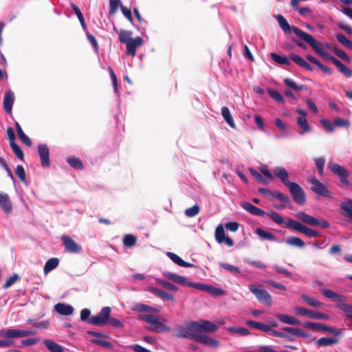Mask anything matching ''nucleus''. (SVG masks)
I'll use <instances>...</instances> for the list:
<instances>
[{
	"label": "nucleus",
	"mask_w": 352,
	"mask_h": 352,
	"mask_svg": "<svg viewBox=\"0 0 352 352\" xmlns=\"http://www.w3.org/2000/svg\"><path fill=\"white\" fill-rule=\"evenodd\" d=\"M132 310L138 312H144L138 315V318L151 324V326L147 327L148 330L157 333L169 332L171 330V327L170 326L164 324L157 316L151 314V313L159 312V309L157 308L138 303L132 307Z\"/></svg>",
	"instance_id": "1"
},
{
	"label": "nucleus",
	"mask_w": 352,
	"mask_h": 352,
	"mask_svg": "<svg viewBox=\"0 0 352 352\" xmlns=\"http://www.w3.org/2000/svg\"><path fill=\"white\" fill-rule=\"evenodd\" d=\"M297 32H298L297 33L298 34H300V36L302 38L303 41L308 43L319 56L327 60H331L342 74L347 77L352 76L351 69L345 66L339 60L329 55L327 52H325L322 49V45L318 43L311 34H304L299 30H298Z\"/></svg>",
	"instance_id": "2"
},
{
	"label": "nucleus",
	"mask_w": 352,
	"mask_h": 352,
	"mask_svg": "<svg viewBox=\"0 0 352 352\" xmlns=\"http://www.w3.org/2000/svg\"><path fill=\"white\" fill-rule=\"evenodd\" d=\"M175 331V336L191 340H196L198 335L195 321L187 322L184 326H177Z\"/></svg>",
	"instance_id": "3"
},
{
	"label": "nucleus",
	"mask_w": 352,
	"mask_h": 352,
	"mask_svg": "<svg viewBox=\"0 0 352 352\" xmlns=\"http://www.w3.org/2000/svg\"><path fill=\"white\" fill-rule=\"evenodd\" d=\"M249 289L261 303L266 304L268 306L272 305L271 295L265 289H263L261 285L250 284Z\"/></svg>",
	"instance_id": "4"
},
{
	"label": "nucleus",
	"mask_w": 352,
	"mask_h": 352,
	"mask_svg": "<svg viewBox=\"0 0 352 352\" xmlns=\"http://www.w3.org/2000/svg\"><path fill=\"white\" fill-rule=\"evenodd\" d=\"M294 313L296 316H306L312 319L327 320L329 318V315L323 314L318 311L310 310L300 306H296L293 309Z\"/></svg>",
	"instance_id": "5"
},
{
	"label": "nucleus",
	"mask_w": 352,
	"mask_h": 352,
	"mask_svg": "<svg viewBox=\"0 0 352 352\" xmlns=\"http://www.w3.org/2000/svg\"><path fill=\"white\" fill-rule=\"evenodd\" d=\"M111 309L109 307L102 308L100 312L89 318L88 322L96 326H102L108 322L111 315Z\"/></svg>",
	"instance_id": "6"
},
{
	"label": "nucleus",
	"mask_w": 352,
	"mask_h": 352,
	"mask_svg": "<svg viewBox=\"0 0 352 352\" xmlns=\"http://www.w3.org/2000/svg\"><path fill=\"white\" fill-rule=\"evenodd\" d=\"M285 227L292 228L309 237H314L318 235V232L309 227L304 226L302 223L292 219H288L285 223Z\"/></svg>",
	"instance_id": "7"
},
{
	"label": "nucleus",
	"mask_w": 352,
	"mask_h": 352,
	"mask_svg": "<svg viewBox=\"0 0 352 352\" xmlns=\"http://www.w3.org/2000/svg\"><path fill=\"white\" fill-rule=\"evenodd\" d=\"M293 200L299 205H303L306 201L305 193L302 188L297 183L292 182L287 186Z\"/></svg>",
	"instance_id": "8"
},
{
	"label": "nucleus",
	"mask_w": 352,
	"mask_h": 352,
	"mask_svg": "<svg viewBox=\"0 0 352 352\" xmlns=\"http://www.w3.org/2000/svg\"><path fill=\"white\" fill-rule=\"evenodd\" d=\"M308 182L312 185L311 189L313 192L324 197H331V193L329 191L327 186L317 178L314 177H311L308 179Z\"/></svg>",
	"instance_id": "9"
},
{
	"label": "nucleus",
	"mask_w": 352,
	"mask_h": 352,
	"mask_svg": "<svg viewBox=\"0 0 352 352\" xmlns=\"http://www.w3.org/2000/svg\"><path fill=\"white\" fill-rule=\"evenodd\" d=\"M195 324L197 333L199 334L202 332L213 333L215 332L218 329L217 324L207 320L195 321Z\"/></svg>",
	"instance_id": "10"
},
{
	"label": "nucleus",
	"mask_w": 352,
	"mask_h": 352,
	"mask_svg": "<svg viewBox=\"0 0 352 352\" xmlns=\"http://www.w3.org/2000/svg\"><path fill=\"white\" fill-rule=\"evenodd\" d=\"M61 240L65 246V250L69 253H80L82 250L79 245L74 239L68 235L61 236Z\"/></svg>",
	"instance_id": "11"
},
{
	"label": "nucleus",
	"mask_w": 352,
	"mask_h": 352,
	"mask_svg": "<svg viewBox=\"0 0 352 352\" xmlns=\"http://www.w3.org/2000/svg\"><path fill=\"white\" fill-rule=\"evenodd\" d=\"M305 327L306 328L314 330V331H327L330 333H332L335 336H338L340 334L341 331L339 329L328 327L325 324H322L317 322H307L305 324Z\"/></svg>",
	"instance_id": "12"
},
{
	"label": "nucleus",
	"mask_w": 352,
	"mask_h": 352,
	"mask_svg": "<svg viewBox=\"0 0 352 352\" xmlns=\"http://www.w3.org/2000/svg\"><path fill=\"white\" fill-rule=\"evenodd\" d=\"M215 239L219 243H226L228 247H232L234 242L232 239L226 235L223 226L220 224L215 230Z\"/></svg>",
	"instance_id": "13"
},
{
	"label": "nucleus",
	"mask_w": 352,
	"mask_h": 352,
	"mask_svg": "<svg viewBox=\"0 0 352 352\" xmlns=\"http://www.w3.org/2000/svg\"><path fill=\"white\" fill-rule=\"evenodd\" d=\"M164 276L169 280L183 286L190 287L192 285V282L186 276L178 275L170 272H164Z\"/></svg>",
	"instance_id": "14"
},
{
	"label": "nucleus",
	"mask_w": 352,
	"mask_h": 352,
	"mask_svg": "<svg viewBox=\"0 0 352 352\" xmlns=\"http://www.w3.org/2000/svg\"><path fill=\"white\" fill-rule=\"evenodd\" d=\"M276 20L278 23L279 26L282 28V30L284 32L292 31L296 36H298L300 38L303 40L301 36H300V34H297L298 33L297 31L299 30L304 34H307L306 32H303L302 30H301L300 29H299L298 28H297L296 26L291 27L289 25V23H287V21H286V19L284 18V16L281 14H278L276 16Z\"/></svg>",
	"instance_id": "15"
},
{
	"label": "nucleus",
	"mask_w": 352,
	"mask_h": 352,
	"mask_svg": "<svg viewBox=\"0 0 352 352\" xmlns=\"http://www.w3.org/2000/svg\"><path fill=\"white\" fill-rule=\"evenodd\" d=\"M272 173L285 186L287 187L289 184L292 183L289 181V173L285 168L276 166L272 169Z\"/></svg>",
	"instance_id": "16"
},
{
	"label": "nucleus",
	"mask_w": 352,
	"mask_h": 352,
	"mask_svg": "<svg viewBox=\"0 0 352 352\" xmlns=\"http://www.w3.org/2000/svg\"><path fill=\"white\" fill-rule=\"evenodd\" d=\"M143 43V39L140 36L131 38L129 43L126 44L127 55L135 56L137 48L140 47Z\"/></svg>",
	"instance_id": "17"
},
{
	"label": "nucleus",
	"mask_w": 352,
	"mask_h": 352,
	"mask_svg": "<svg viewBox=\"0 0 352 352\" xmlns=\"http://www.w3.org/2000/svg\"><path fill=\"white\" fill-rule=\"evenodd\" d=\"M38 151L41 158L42 166L47 167L50 166V150L47 144H41L38 146Z\"/></svg>",
	"instance_id": "18"
},
{
	"label": "nucleus",
	"mask_w": 352,
	"mask_h": 352,
	"mask_svg": "<svg viewBox=\"0 0 352 352\" xmlns=\"http://www.w3.org/2000/svg\"><path fill=\"white\" fill-rule=\"evenodd\" d=\"M14 94L12 91L8 90V91L6 92L5 96L3 97V104L4 110L6 113H10L12 112V105L14 102Z\"/></svg>",
	"instance_id": "19"
},
{
	"label": "nucleus",
	"mask_w": 352,
	"mask_h": 352,
	"mask_svg": "<svg viewBox=\"0 0 352 352\" xmlns=\"http://www.w3.org/2000/svg\"><path fill=\"white\" fill-rule=\"evenodd\" d=\"M295 217L302 221L304 223L311 226H318V219L304 212H298L295 214Z\"/></svg>",
	"instance_id": "20"
},
{
	"label": "nucleus",
	"mask_w": 352,
	"mask_h": 352,
	"mask_svg": "<svg viewBox=\"0 0 352 352\" xmlns=\"http://www.w3.org/2000/svg\"><path fill=\"white\" fill-rule=\"evenodd\" d=\"M0 208L6 213H10L12 210V206L8 194L0 192Z\"/></svg>",
	"instance_id": "21"
},
{
	"label": "nucleus",
	"mask_w": 352,
	"mask_h": 352,
	"mask_svg": "<svg viewBox=\"0 0 352 352\" xmlns=\"http://www.w3.org/2000/svg\"><path fill=\"white\" fill-rule=\"evenodd\" d=\"M342 214L346 218L352 219V199H346L340 204Z\"/></svg>",
	"instance_id": "22"
},
{
	"label": "nucleus",
	"mask_w": 352,
	"mask_h": 352,
	"mask_svg": "<svg viewBox=\"0 0 352 352\" xmlns=\"http://www.w3.org/2000/svg\"><path fill=\"white\" fill-rule=\"evenodd\" d=\"M328 168L339 177L349 175V170L338 164L330 162L328 164Z\"/></svg>",
	"instance_id": "23"
},
{
	"label": "nucleus",
	"mask_w": 352,
	"mask_h": 352,
	"mask_svg": "<svg viewBox=\"0 0 352 352\" xmlns=\"http://www.w3.org/2000/svg\"><path fill=\"white\" fill-rule=\"evenodd\" d=\"M242 208L250 212L252 214L258 216V217H263L265 214V212L256 206L252 205L250 203L248 202H243L241 204Z\"/></svg>",
	"instance_id": "24"
},
{
	"label": "nucleus",
	"mask_w": 352,
	"mask_h": 352,
	"mask_svg": "<svg viewBox=\"0 0 352 352\" xmlns=\"http://www.w3.org/2000/svg\"><path fill=\"white\" fill-rule=\"evenodd\" d=\"M195 341L209 346L217 347L219 346L217 340L206 335H201L198 333Z\"/></svg>",
	"instance_id": "25"
},
{
	"label": "nucleus",
	"mask_w": 352,
	"mask_h": 352,
	"mask_svg": "<svg viewBox=\"0 0 352 352\" xmlns=\"http://www.w3.org/2000/svg\"><path fill=\"white\" fill-rule=\"evenodd\" d=\"M0 338H6L8 339L21 338L20 329H0Z\"/></svg>",
	"instance_id": "26"
},
{
	"label": "nucleus",
	"mask_w": 352,
	"mask_h": 352,
	"mask_svg": "<svg viewBox=\"0 0 352 352\" xmlns=\"http://www.w3.org/2000/svg\"><path fill=\"white\" fill-rule=\"evenodd\" d=\"M275 317L285 324H291V325L300 324V321L298 318L292 317V316H289L286 314H277L275 315Z\"/></svg>",
	"instance_id": "27"
},
{
	"label": "nucleus",
	"mask_w": 352,
	"mask_h": 352,
	"mask_svg": "<svg viewBox=\"0 0 352 352\" xmlns=\"http://www.w3.org/2000/svg\"><path fill=\"white\" fill-rule=\"evenodd\" d=\"M56 311L63 316L72 315L74 312V308L72 305L59 302L54 307Z\"/></svg>",
	"instance_id": "28"
},
{
	"label": "nucleus",
	"mask_w": 352,
	"mask_h": 352,
	"mask_svg": "<svg viewBox=\"0 0 352 352\" xmlns=\"http://www.w3.org/2000/svg\"><path fill=\"white\" fill-rule=\"evenodd\" d=\"M296 122L298 127L300 129V134H304L311 131V128L308 124L307 118L304 116H298L296 118Z\"/></svg>",
	"instance_id": "29"
},
{
	"label": "nucleus",
	"mask_w": 352,
	"mask_h": 352,
	"mask_svg": "<svg viewBox=\"0 0 352 352\" xmlns=\"http://www.w3.org/2000/svg\"><path fill=\"white\" fill-rule=\"evenodd\" d=\"M289 58L292 61H294L296 64H297L300 67H301L308 71L313 70L312 66L311 65H309L302 58H301L299 55L296 54H292L290 55Z\"/></svg>",
	"instance_id": "30"
},
{
	"label": "nucleus",
	"mask_w": 352,
	"mask_h": 352,
	"mask_svg": "<svg viewBox=\"0 0 352 352\" xmlns=\"http://www.w3.org/2000/svg\"><path fill=\"white\" fill-rule=\"evenodd\" d=\"M320 292L326 297L332 299L333 301L340 303L342 301H345L344 296L340 295L331 289H322Z\"/></svg>",
	"instance_id": "31"
},
{
	"label": "nucleus",
	"mask_w": 352,
	"mask_h": 352,
	"mask_svg": "<svg viewBox=\"0 0 352 352\" xmlns=\"http://www.w3.org/2000/svg\"><path fill=\"white\" fill-rule=\"evenodd\" d=\"M166 255L173 262L181 267H190L193 266L192 264L184 261L182 258H180L175 253L168 252Z\"/></svg>",
	"instance_id": "32"
},
{
	"label": "nucleus",
	"mask_w": 352,
	"mask_h": 352,
	"mask_svg": "<svg viewBox=\"0 0 352 352\" xmlns=\"http://www.w3.org/2000/svg\"><path fill=\"white\" fill-rule=\"evenodd\" d=\"M255 232L262 240L279 242L272 233L267 232L261 228H256Z\"/></svg>",
	"instance_id": "33"
},
{
	"label": "nucleus",
	"mask_w": 352,
	"mask_h": 352,
	"mask_svg": "<svg viewBox=\"0 0 352 352\" xmlns=\"http://www.w3.org/2000/svg\"><path fill=\"white\" fill-rule=\"evenodd\" d=\"M245 324L250 327L259 329L264 332H270L272 331L270 326L261 322H254L252 320H247Z\"/></svg>",
	"instance_id": "34"
},
{
	"label": "nucleus",
	"mask_w": 352,
	"mask_h": 352,
	"mask_svg": "<svg viewBox=\"0 0 352 352\" xmlns=\"http://www.w3.org/2000/svg\"><path fill=\"white\" fill-rule=\"evenodd\" d=\"M150 291L154 294L155 295L159 296L160 298L166 300H173L174 297L173 295L170 294L169 293L162 290L160 289H158L157 287H151Z\"/></svg>",
	"instance_id": "35"
},
{
	"label": "nucleus",
	"mask_w": 352,
	"mask_h": 352,
	"mask_svg": "<svg viewBox=\"0 0 352 352\" xmlns=\"http://www.w3.org/2000/svg\"><path fill=\"white\" fill-rule=\"evenodd\" d=\"M221 115L224 119V120L226 122V123L232 128H235V124L234 122V120L232 118V116L230 112L229 109L227 107H223L221 108Z\"/></svg>",
	"instance_id": "36"
},
{
	"label": "nucleus",
	"mask_w": 352,
	"mask_h": 352,
	"mask_svg": "<svg viewBox=\"0 0 352 352\" xmlns=\"http://www.w3.org/2000/svg\"><path fill=\"white\" fill-rule=\"evenodd\" d=\"M43 344L50 352H63L64 351L63 348L60 345L52 340H44Z\"/></svg>",
	"instance_id": "37"
},
{
	"label": "nucleus",
	"mask_w": 352,
	"mask_h": 352,
	"mask_svg": "<svg viewBox=\"0 0 352 352\" xmlns=\"http://www.w3.org/2000/svg\"><path fill=\"white\" fill-rule=\"evenodd\" d=\"M15 125H16V128L17 134H18V136L20 138V140L25 145L30 146L32 145V142H31L30 139L29 138V137L24 133L20 124L17 122H15Z\"/></svg>",
	"instance_id": "38"
},
{
	"label": "nucleus",
	"mask_w": 352,
	"mask_h": 352,
	"mask_svg": "<svg viewBox=\"0 0 352 352\" xmlns=\"http://www.w3.org/2000/svg\"><path fill=\"white\" fill-rule=\"evenodd\" d=\"M338 342L337 338H321L316 341V344L319 346H327L336 344Z\"/></svg>",
	"instance_id": "39"
},
{
	"label": "nucleus",
	"mask_w": 352,
	"mask_h": 352,
	"mask_svg": "<svg viewBox=\"0 0 352 352\" xmlns=\"http://www.w3.org/2000/svg\"><path fill=\"white\" fill-rule=\"evenodd\" d=\"M270 56L272 59L276 63L281 65H289L290 61L286 56H280L276 53H271Z\"/></svg>",
	"instance_id": "40"
},
{
	"label": "nucleus",
	"mask_w": 352,
	"mask_h": 352,
	"mask_svg": "<svg viewBox=\"0 0 352 352\" xmlns=\"http://www.w3.org/2000/svg\"><path fill=\"white\" fill-rule=\"evenodd\" d=\"M300 298L305 302H306L309 305L313 307H321L323 305L320 301L318 300L317 299L311 298L305 294L300 295Z\"/></svg>",
	"instance_id": "41"
},
{
	"label": "nucleus",
	"mask_w": 352,
	"mask_h": 352,
	"mask_svg": "<svg viewBox=\"0 0 352 352\" xmlns=\"http://www.w3.org/2000/svg\"><path fill=\"white\" fill-rule=\"evenodd\" d=\"M59 263V261L56 258H52L49 259L44 266V272L45 274L55 269Z\"/></svg>",
	"instance_id": "42"
},
{
	"label": "nucleus",
	"mask_w": 352,
	"mask_h": 352,
	"mask_svg": "<svg viewBox=\"0 0 352 352\" xmlns=\"http://www.w3.org/2000/svg\"><path fill=\"white\" fill-rule=\"evenodd\" d=\"M285 243L291 246L298 247V248H303L305 246L304 241L296 236H290L285 239Z\"/></svg>",
	"instance_id": "43"
},
{
	"label": "nucleus",
	"mask_w": 352,
	"mask_h": 352,
	"mask_svg": "<svg viewBox=\"0 0 352 352\" xmlns=\"http://www.w3.org/2000/svg\"><path fill=\"white\" fill-rule=\"evenodd\" d=\"M132 32L131 31L122 30L119 32V41L126 44L131 39Z\"/></svg>",
	"instance_id": "44"
},
{
	"label": "nucleus",
	"mask_w": 352,
	"mask_h": 352,
	"mask_svg": "<svg viewBox=\"0 0 352 352\" xmlns=\"http://www.w3.org/2000/svg\"><path fill=\"white\" fill-rule=\"evenodd\" d=\"M337 40L346 48L352 50V41L349 40L344 34L339 33L336 35Z\"/></svg>",
	"instance_id": "45"
},
{
	"label": "nucleus",
	"mask_w": 352,
	"mask_h": 352,
	"mask_svg": "<svg viewBox=\"0 0 352 352\" xmlns=\"http://www.w3.org/2000/svg\"><path fill=\"white\" fill-rule=\"evenodd\" d=\"M10 147L15 155L21 161L24 159L23 152L18 144L14 142H10Z\"/></svg>",
	"instance_id": "46"
},
{
	"label": "nucleus",
	"mask_w": 352,
	"mask_h": 352,
	"mask_svg": "<svg viewBox=\"0 0 352 352\" xmlns=\"http://www.w3.org/2000/svg\"><path fill=\"white\" fill-rule=\"evenodd\" d=\"M121 6L120 0H109V16L114 15L116 13L118 7L120 6L121 8Z\"/></svg>",
	"instance_id": "47"
},
{
	"label": "nucleus",
	"mask_w": 352,
	"mask_h": 352,
	"mask_svg": "<svg viewBox=\"0 0 352 352\" xmlns=\"http://www.w3.org/2000/svg\"><path fill=\"white\" fill-rule=\"evenodd\" d=\"M267 214L275 223H276L278 225H283L285 223L284 218L274 211H270V212H267Z\"/></svg>",
	"instance_id": "48"
},
{
	"label": "nucleus",
	"mask_w": 352,
	"mask_h": 352,
	"mask_svg": "<svg viewBox=\"0 0 352 352\" xmlns=\"http://www.w3.org/2000/svg\"><path fill=\"white\" fill-rule=\"evenodd\" d=\"M67 162L72 167L76 169H80L83 166L80 160L75 157H71L67 158Z\"/></svg>",
	"instance_id": "49"
},
{
	"label": "nucleus",
	"mask_w": 352,
	"mask_h": 352,
	"mask_svg": "<svg viewBox=\"0 0 352 352\" xmlns=\"http://www.w3.org/2000/svg\"><path fill=\"white\" fill-rule=\"evenodd\" d=\"M137 239L133 234H126L123 238V243L125 246L132 247L136 243Z\"/></svg>",
	"instance_id": "50"
},
{
	"label": "nucleus",
	"mask_w": 352,
	"mask_h": 352,
	"mask_svg": "<svg viewBox=\"0 0 352 352\" xmlns=\"http://www.w3.org/2000/svg\"><path fill=\"white\" fill-rule=\"evenodd\" d=\"M337 307L340 310L346 313L349 316L352 318V305H349L344 302V301H342L340 303L337 305Z\"/></svg>",
	"instance_id": "51"
},
{
	"label": "nucleus",
	"mask_w": 352,
	"mask_h": 352,
	"mask_svg": "<svg viewBox=\"0 0 352 352\" xmlns=\"http://www.w3.org/2000/svg\"><path fill=\"white\" fill-rule=\"evenodd\" d=\"M268 94L276 102H283L284 99L282 95L278 91L277 89H267Z\"/></svg>",
	"instance_id": "52"
},
{
	"label": "nucleus",
	"mask_w": 352,
	"mask_h": 352,
	"mask_svg": "<svg viewBox=\"0 0 352 352\" xmlns=\"http://www.w3.org/2000/svg\"><path fill=\"white\" fill-rule=\"evenodd\" d=\"M271 196L282 202L287 203L289 201V198L287 196L278 190L272 191Z\"/></svg>",
	"instance_id": "53"
},
{
	"label": "nucleus",
	"mask_w": 352,
	"mask_h": 352,
	"mask_svg": "<svg viewBox=\"0 0 352 352\" xmlns=\"http://www.w3.org/2000/svg\"><path fill=\"white\" fill-rule=\"evenodd\" d=\"M16 174L19 178L20 181L23 183L26 182V176L24 168L22 165H18L16 168Z\"/></svg>",
	"instance_id": "54"
},
{
	"label": "nucleus",
	"mask_w": 352,
	"mask_h": 352,
	"mask_svg": "<svg viewBox=\"0 0 352 352\" xmlns=\"http://www.w3.org/2000/svg\"><path fill=\"white\" fill-rule=\"evenodd\" d=\"M249 172L250 173V174L259 182L262 183V184H267V181L264 179V177H263V175L258 173V171H256V170H254V168H250L249 169Z\"/></svg>",
	"instance_id": "55"
},
{
	"label": "nucleus",
	"mask_w": 352,
	"mask_h": 352,
	"mask_svg": "<svg viewBox=\"0 0 352 352\" xmlns=\"http://www.w3.org/2000/svg\"><path fill=\"white\" fill-rule=\"evenodd\" d=\"M228 330L230 332H233L241 336H248L250 334L249 330L245 327H230Z\"/></svg>",
	"instance_id": "56"
},
{
	"label": "nucleus",
	"mask_w": 352,
	"mask_h": 352,
	"mask_svg": "<svg viewBox=\"0 0 352 352\" xmlns=\"http://www.w3.org/2000/svg\"><path fill=\"white\" fill-rule=\"evenodd\" d=\"M199 212V208L197 205H195L185 210V214L188 217H192L197 215Z\"/></svg>",
	"instance_id": "57"
},
{
	"label": "nucleus",
	"mask_w": 352,
	"mask_h": 352,
	"mask_svg": "<svg viewBox=\"0 0 352 352\" xmlns=\"http://www.w3.org/2000/svg\"><path fill=\"white\" fill-rule=\"evenodd\" d=\"M333 52L336 54V55H337L339 58H342L344 61H347V62L350 61L349 56L347 55V54L344 50H342L340 48L336 47L333 50Z\"/></svg>",
	"instance_id": "58"
},
{
	"label": "nucleus",
	"mask_w": 352,
	"mask_h": 352,
	"mask_svg": "<svg viewBox=\"0 0 352 352\" xmlns=\"http://www.w3.org/2000/svg\"><path fill=\"white\" fill-rule=\"evenodd\" d=\"M90 342L107 349H111L112 347V344L104 338L103 340H90Z\"/></svg>",
	"instance_id": "59"
},
{
	"label": "nucleus",
	"mask_w": 352,
	"mask_h": 352,
	"mask_svg": "<svg viewBox=\"0 0 352 352\" xmlns=\"http://www.w3.org/2000/svg\"><path fill=\"white\" fill-rule=\"evenodd\" d=\"M19 276L16 274L12 275L5 282L3 285V288L5 289L9 288L19 279Z\"/></svg>",
	"instance_id": "60"
},
{
	"label": "nucleus",
	"mask_w": 352,
	"mask_h": 352,
	"mask_svg": "<svg viewBox=\"0 0 352 352\" xmlns=\"http://www.w3.org/2000/svg\"><path fill=\"white\" fill-rule=\"evenodd\" d=\"M320 122L327 131L332 132L334 131L335 124L325 119L321 120Z\"/></svg>",
	"instance_id": "61"
},
{
	"label": "nucleus",
	"mask_w": 352,
	"mask_h": 352,
	"mask_svg": "<svg viewBox=\"0 0 352 352\" xmlns=\"http://www.w3.org/2000/svg\"><path fill=\"white\" fill-rule=\"evenodd\" d=\"M219 265L221 267H222L223 268H224L230 272L236 273V274H239L241 272V270L239 267L232 265L230 264L221 263Z\"/></svg>",
	"instance_id": "62"
},
{
	"label": "nucleus",
	"mask_w": 352,
	"mask_h": 352,
	"mask_svg": "<svg viewBox=\"0 0 352 352\" xmlns=\"http://www.w3.org/2000/svg\"><path fill=\"white\" fill-rule=\"evenodd\" d=\"M159 283L164 287H165L170 291L175 292L178 289V287L175 285H174L168 281H166V280H159Z\"/></svg>",
	"instance_id": "63"
},
{
	"label": "nucleus",
	"mask_w": 352,
	"mask_h": 352,
	"mask_svg": "<svg viewBox=\"0 0 352 352\" xmlns=\"http://www.w3.org/2000/svg\"><path fill=\"white\" fill-rule=\"evenodd\" d=\"M297 90L298 89H285V95L287 98L296 100L298 98Z\"/></svg>",
	"instance_id": "64"
}]
</instances>
